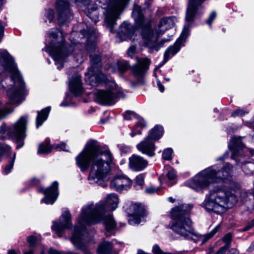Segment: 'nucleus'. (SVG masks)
<instances>
[{"mask_svg":"<svg viewBox=\"0 0 254 254\" xmlns=\"http://www.w3.org/2000/svg\"><path fill=\"white\" fill-rule=\"evenodd\" d=\"M119 199L115 193L109 194L104 202L94 205L93 203L85 206L77 219L73 233L72 242L78 249L82 248V241L78 231L84 234L86 225H93L104 221L106 230L110 231L116 228V223L111 214H106L107 211H113L118 206Z\"/></svg>","mask_w":254,"mask_h":254,"instance_id":"obj_1","label":"nucleus"},{"mask_svg":"<svg viewBox=\"0 0 254 254\" xmlns=\"http://www.w3.org/2000/svg\"><path fill=\"white\" fill-rule=\"evenodd\" d=\"M113 156L108 150L101 151L100 146L95 140L89 141L82 151L76 157V163L82 172L91 167L88 176L90 184H96L106 187L104 183L111 170Z\"/></svg>","mask_w":254,"mask_h":254,"instance_id":"obj_2","label":"nucleus"},{"mask_svg":"<svg viewBox=\"0 0 254 254\" xmlns=\"http://www.w3.org/2000/svg\"><path fill=\"white\" fill-rule=\"evenodd\" d=\"M11 79L14 84L13 90L9 93V102L3 107L0 102V120L12 113L10 105L19 104L25 93V84L13 60L6 51L0 52V87L4 90L10 89L7 81Z\"/></svg>","mask_w":254,"mask_h":254,"instance_id":"obj_3","label":"nucleus"},{"mask_svg":"<svg viewBox=\"0 0 254 254\" xmlns=\"http://www.w3.org/2000/svg\"><path fill=\"white\" fill-rule=\"evenodd\" d=\"M192 207L190 204H184L172 209L171 216L173 222L170 228L181 237L192 239L195 243L200 240L202 241V244H204L218 231L220 226L217 225L210 232L198 237L193 232L192 221L189 216Z\"/></svg>","mask_w":254,"mask_h":254,"instance_id":"obj_4","label":"nucleus"},{"mask_svg":"<svg viewBox=\"0 0 254 254\" xmlns=\"http://www.w3.org/2000/svg\"><path fill=\"white\" fill-rule=\"evenodd\" d=\"M232 167L230 164H227L221 171H217L213 167L207 168L186 182V185L196 191H201L212 183L227 179L231 174Z\"/></svg>","mask_w":254,"mask_h":254,"instance_id":"obj_5","label":"nucleus"},{"mask_svg":"<svg viewBox=\"0 0 254 254\" xmlns=\"http://www.w3.org/2000/svg\"><path fill=\"white\" fill-rule=\"evenodd\" d=\"M136 24L141 29V36L144 44L151 51H158L168 39H162L159 43L157 40L161 35L160 32L154 31L151 28L150 21L146 20L142 14L140 6L134 5L132 13Z\"/></svg>","mask_w":254,"mask_h":254,"instance_id":"obj_6","label":"nucleus"},{"mask_svg":"<svg viewBox=\"0 0 254 254\" xmlns=\"http://www.w3.org/2000/svg\"><path fill=\"white\" fill-rule=\"evenodd\" d=\"M237 202L234 194L230 192H226L221 188L216 187L210 190L204 201V206L208 211L220 213Z\"/></svg>","mask_w":254,"mask_h":254,"instance_id":"obj_7","label":"nucleus"},{"mask_svg":"<svg viewBox=\"0 0 254 254\" xmlns=\"http://www.w3.org/2000/svg\"><path fill=\"white\" fill-rule=\"evenodd\" d=\"M53 45L51 46L50 54L57 63H62L73 51L72 46L65 43L63 32L58 29H52L49 32Z\"/></svg>","mask_w":254,"mask_h":254,"instance_id":"obj_8","label":"nucleus"},{"mask_svg":"<svg viewBox=\"0 0 254 254\" xmlns=\"http://www.w3.org/2000/svg\"><path fill=\"white\" fill-rule=\"evenodd\" d=\"M96 34L95 30H93L91 35L87 38V44L86 49L90 53V57L91 60V66L89 68L88 72L86 73V75H88L89 78H97L96 79L97 82H100L105 79V76L100 71L97 70V68L100 66L101 58L96 54H93L95 52L96 45L95 39Z\"/></svg>","mask_w":254,"mask_h":254,"instance_id":"obj_9","label":"nucleus"},{"mask_svg":"<svg viewBox=\"0 0 254 254\" xmlns=\"http://www.w3.org/2000/svg\"><path fill=\"white\" fill-rule=\"evenodd\" d=\"M129 0H110L104 13L107 26L113 31V26L116 23L120 13L123 11Z\"/></svg>","mask_w":254,"mask_h":254,"instance_id":"obj_10","label":"nucleus"},{"mask_svg":"<svg viewBox=\"0 0 254 254\" xmlns=\"http://www.w3.org/2000/svg\"><path fill=\"white\" fill-rule=\"evenodd\" d=\"M155 129H151L148 134L144 140L137 144L136 147L138 151L149 156L152 157L155 155L156 146L154 142L158 140L162 136L161 129L158 130V134H154Z\"/></svg>","mask_w":254,"mask_h":254,"instance_id":"obj_11","label":"nucleus"},{"mask_svg":"<svg viewBox=\"0 0 254 254\" xmlns=\"http://www.w3.org/2000/svg\"><path fill=\"white\" fill-rule=\"evenodd\" d=\"M91 0H57L56 10L58 13V20L60 24H63L72 18V14L70 5L72 1H78L84 5L89 3Z\"/></svg>","mask_w":254,"mask_h":254,"instance_id":"obj_12","label":"nucleus"},{"mask_svg":"<svg viewBox=\"0 0 254 254\" xmlns=\"http://www.w3.org/2000/svg\"><path fill=\"white\" fill-rule=\"evenodd\" d=\"M27 119L21 117L17 122L11 126L8 129L9 136L16 140V149L21 147L24 145V139L25 137V131Z\"/></svg>","mask_w":254,"mask_h":254,"instance_id":"obj_13","label":"nucleus"},{"mask_svg":"<svg viewBox=\"0 0 254 254\" xmlns=\"http://www.w3.org/2000/svg\"><path fill=\"white\" fill-rule=\"evenodd\" d=\"M205 0H189L186 16V20L187 22H192L196 15L202 13L201 11L202 9V4Z\"/></svg>","mask_w":254,"mask_h":254,"instance_id":"obj_14","label":"nucleus"},{"mask_svg":"<svg viewBox=\"0 0 254 254\" xmlns=\"http://www.w3.org/2000/svg\"><path fill=\"white\" fill-rule=\"evenodd\" d=\"M71 215L68 210L64 211L58 221L54 222L52 227L59 236H61L62 232L71 226Z\"/></svg>","mask_w":254,"mask_h":254,"instance_id":"obj_15","label":"nucleus"},{"mask_svg":"<svg viewBox=\"0 0 254 254\" xmlns=\"http://www.w3.org/2000/svg\"><path fill=\"white\" fill-rule=\"evenodd\" d=\"M58 182H54L51 186L47 189L41 188V191L45 194L42 201L47 204L54 203L58 196Z\"/></svg>","mask_w":254,"mask_h":254,"instance_id":"obj_16","label":"nucleus"},{"mask_svg":"<svg viewBox=\"0 0 254 254\" xmlns=\"http://www.w3.org/2000/svg\"><path fill=\"white\" fill-rule=\"evenodd\" d=\"M131 185V180L125 175L116 176L111 183V187L118 191L127 190Z\"/></svg>","mask_w":254,"mask_h":254,"instance_id":"obj_17","label":"nucleus"},{"mask_svg":"<svg viewBox=\"0 0 254 254\" xmlns=\"http://www.w3.org/2000/svg\"><path fill=\"white\" fill-rule=\"evenodd\" d=\"M97 101L104 105H111L115 103L116 95L113 90H100L95 93Z\"/></svg>","mask_w":254,"mask_h":254,"instance_id":"obj_18","label":"nucleus"},{"mask_svg":"<svg viewBox=\"0 0 254 254\" xmlns=\"http://www.w3.org/2000/svg\"><path fill=\"white\" fill-rule=\"evenodd\" d=\"M189 34L188 26H185L183 31H182L180 36V39L177 41V42L173 46L169 47L164 53V63H166L169 59V55L172 56L175 55L177 53L180 49V40L185 39Z\"/></svg>","mask_w":254,"mask_h":254,"instance_id":"obj_19","label":"nucleus"},{"mask_svg":"<svg viewBox=\"0 0 254 254\" xmlns=\"http://www.w3.org/2000/svg\"><path fill=\"white\" fill-rule=\"evenodd\" d=\"M130 209L133 210V213L128 220V222L131 225L138 224L141 219L144 217V209L140 204L134 203L131 205Z\"/></svg>","mask_w":254,"mask_h":254,"instance_id":"obj_20","label":"nucleus"},{"mask_svg":"<svg viewBox=\"0 0 254 254\" xmlns=\"http://www.w3.org/2000/svg\"><path fill=\"white\" fill-rule=\"evenodd\" d=\"M151 61L147 58L137 60V63L132 67V70L134 75L137 76H142L148 70Z\"/></svg>","mask_w":254,"mask_h":254,"instance_id":"obj_21","label":"nucleus"},{"mask_svg":"<svg viewBox=\"0 0 254 254\" xmlns=\"http://www.w3.org/2000/svg\"><path fill=\"white\" fill-rule=\"evenodd\" d=\"M147 165V161L140 156L132 155L129 158V166L134 171H141L145 168Z\"/></svg>","mask_w":254,"mask_h":254,"instance_id":"obj_22","label":"nucleus"},{"mask_svg":"<svg viewBox=\"0 0 254 254\" xmlns=\"http://www.w3.org/2000/svg\"><path fill=\"white\" fill-rule=\"evenodd\" d=\"M81 75L75 74L69 81V87L71 92L75 95H79L82 92Z\"/></svg>","mask_w":254,"mask_h":254,"instance_id":"obj_23","label":"nucleus"},{"mask_svg":"<svg viewBox=\"0 0 254 254\" xmlns=\"http://www.w3.org/2000/svg\"><path fill=\"white\" fill-rule=\"evenodd\" d=\"M174 25V18L166 17L162 19L159 24V29L157 32H160L163 34L166 30L172 27Z\"/></svg>","mask_w":254,"mask_h":254,"instance_id":"obj_24","label":"nucleus"},{"mask_svg":"<svg viewBox=\"0 0 254 254\" xmlns=\"http://www.w3.org/2000/svg\"><path fill=\"white\" fill-rule=\"evenodd\" d=\"M134 31V28L129 23L124 22L121 25L120 33L121 37L124 36L125 39L129 38L132 35Z\"/></svg>","mask_w":254,"mask_h":254,"instance_id":"obj_25","label":"nucleus"},{"mask_svg":"<svg viewBox=\"0 0 254 254\" xmlns=\"http://www.w3.org/2000/svg\"><path fill=\"white\" fill-rule=\"evenodd\" d=\"M51 108L50 107H46L41 111L38 112L37 116L36 118V127L38 128L41 126L43 123L47 119Z\"/></svg>","mask_w":254,"mask_h":254,"instance_id":"obj_26","label":"nucleus"},{"mask_svg":"<svg viewBox=\"0 0 254 254\" xmlns=\"http://www.w3.org/2000/svg\"><path fill=\"white\" fill-rule=\"evenodd\" d=\"M112 247L111 243L105 242L99 246L98 253L99 254H109L112 250Z\"/></svg>","mask_w":254,"mask_h":254,"instance_id":"obj_27","label":"nucleus"},{"mask_svg":"<svg viewBox=\"0 0 254 254\" xmlns=\"http://www.w3.org/2000/svg\"><path fill=\"white\" fill-rule=\"evenodd\" d=\"M166 176L167 179H168V182L167 183L169 186H172L177 183V175L175 170L174 169L170 170L168 171Z\"/></svg>","mask_w":254,"mask_h":254,"instance_id":"obj_28","label":"nucleus"},{"mask_svg":"<svg viewBox=\"0 0 254 254\" xmlns=\"http://www.w3.org/2000/svg\"><path fill=\"white\" fill-rule=\"evenodd\" d=\"M145 176L143 174H139L135 179V185L134 187L136 189H142L144 185V180Z\"/></svg>","mask_w":254,"mask_h":254,"instance_id":"obj_29","label":"nucleus"},{"mask_svg":"<svg viewBox=\"0 0 254 254\" xmlns=\"http://www.w3.org/2000/svg\"><path fill=\"white\" fill-rule=\"evenodd\" d=\"M78 235L80 236V238H81V241H82V248L81 249H79V250H82L84 252V254H91V253L87 250H86V249L84 248V243H83V239H82V236L83 235H84L83 234L81 233L80 231H78ZM72 237H73V236H72L71 237V239H72ZM71 241H72V240H71ZM74 245H75L74 244H73ZM75 247V248L77 249H78L75 246H74ZM49 254H60L59 253V251H57L56 250H53V249H51L49 251Z\"/></svg>","mask_w":254,"mask_h":254,"instance_id":"obj_30","label":"nucleus"},{"mask_svg":"<svg viewBox=\"0 0 254 254\" xmlns=\"http://www.w3.org/2000/svg\"><path fill=\"white\" fill-rule=\"evenodd\" d=\"M119 70L121 72H124L129 67L128 62L125 61H119L117 64Z\"/></svg>","mask_w":254,"mask_h":254,"instance_id":"obj_31","label":"nucleus"},{"mask_svg":"<svg viewBox=\"0 0 254 254\" xmlns=\"http://www.w3.org/2000/svg\"><path fill=\"white\" fill-rule=\"evenodd\" d=\"M51 147L49 144L39 145L38 153L39 154H46L50 152Z\"/></svg>","mask_w":254,"mask_h":254,"instance_id":"obj_32","label":"nucleus"},{"mask_svg":"<svg viewBox=\"0 0 254 254\" xmlns=\"http://www.w3.org/2000/svg\"><path fill=\"white\" fill-rule=\"evenodd\" d=\"M222 241L225 244L223 247L228 249L230 246L232 241V235L231 233H228L225 235L222 239Z\"/></svg>","mask_w":254,"mask_h":254,"instance_id":"obj_33","label":"nucleus"},{"mask_svg":"<svg viewBox=\"0 0 254 254\" xmlns=\"http://www.w3.org/2000/svg\"><path fill=\"white\" fill-rule=\"evenodd\" d=\"M172 153L173 150L170 148H167L164 150L162 154V157L165 160H171L172 158Z\"/></svg>","mask_w":254,"mask_h":254,"instance_id":"obj_34","label":"nucleus"},{"mask_svg":"<svg viewBox=\"0 0 254 254\" xmlns=\"http://www.w3.org/2000/svg\"><path fill=\"white\" fill-rule=\"evenodd\" d=\"M87 15L95 22H96L98 20V12L95 10L91 12L88 11Z\"/></svg>","mask_w":254,"mask_h":254,"instance_id":"obj_35","label":"nucleus"},{"mask_svg":"<svg viewBox=\"0 0 254 254\" xmlns=\"http://www.w3.org/2000/svg\"><path fill=\"white\" fill-rule=\"evenodd\" d=\"M248 112L245 111L242 109H237L232 112L231 116L233 117H236L237 116H244L245 114H248Z\"/></svg>","mask_w":254,"mask_h":254,"instance_id":"obj_36","label":"nucleus"},{"mask_svg":"<svg viewBox=\"0 0 254 254\" xmlns=\"http://www.w3.org/2000/svg\"><path fill=\"white\" fill-rule=\"evenodd\" d=\"M15 153H14V154H13V159H12V160L10 161V162L9 163V164H8V165H7L4 169V172L5 174H8L11 169L13 167V163H14V159H15Z\"/></svg>","mask_w":254,"mask_h":254,"instance_id":"obj_37","label":"nucleus"},{"mask_svg":"<svg viewBox=\"0 0 254 254\" xmlns=\"http://www.w3.org/2000/svg\"><path fill=\"white\" fill-rule=\"evenodd\" d=\"M136 114L131 111H127L124 115V119L127 120H131L133 118H136Z\"/></svg>","mask_w":254,"mask_h":254,"instance_id":"obj_38","label":"nucleus"},{"mask_svg":"<svg viewBox=\"0 0 254 254\" xmlns=\"http://www.w3.org/2000/svg\"><path fill=\"white\" fill-rule=\"evenodd\" d=\"M10 147L7 145H0V154L8 153Z\"/></svg>","mask_w":254,"mask_h":254,"instance_id":"obj_39","label":"nucleus"},{"mask_svg":"<svg viewBox=\"0 0 254 254\" xmlns=\"http://www.w3.org/2000/svg\"><path fill=\"white\" fill-rule=\"evenodd\" d=\"M46 17L48 19L49 22H51L54 18V12L52 9L48 10L46 12Z\"/></svg>","mask_w":254,"mask_h":254,"instance_id":"obj_40","label":"nucleus"},{"mask_svg":"<svg viewBox=\"0 0 254 254\" xmlns=\"http://www.w3.org/2000/svg\"><path fill=\"white\" fill-rule=\"evenodd\" d=\"M216 13L215 11H213L212 12L208 19H207L206 20V23L209 25V26H211V24H212V21L214 20V19L216 18Z\"/></svg>","mask_w":254,"mask_h":254,"instance_id":"obj_41","label":"nucleus"},{"mask_svg":"<svg viewBox=\"0 0 254 254\" xmlns=\"http://www.w3.org/2000/svg\"><path fill=\"white\" fill-rule=\"evenodd\" d=\"M231 141L233 143V147H236L240 146L241 142V138L240 137H233L231 138Z\"/></svg>","mask_w":254,"mask_h":254,"instance_id":"obj_42","label":"nucleus"},{"mask_svg":"<svg viewBox=\"0 0 254 254\" xmlns=\"http://www.w3.org/2000/svg\"><path fill=\"white\" fill-rule=\"evenodd\" d=\"M27 242L29 244V247H33L36 242V238L33 236H29L27 238Z\"/></svg>","mask_w":254,"mask_h":254,"instance_id":"obj_43","label":"nucleus"},{"mask_svg":"<svg viewBox=\"0 0 254 254\" xmlns=\"http://www.w3.org/2000/svg\"><path fill=\"white\" fill-rule=\"evenodd\" d=\"M65 146H66L65 143L62 142V143L57 144L56 146V149L58 151L64 150V151H68L67 150H66L65 149Z\"/></svg>","mask_w":254,"mask_h":254,"instance_id":"obj_44","label":"nucleus"},{"mask_svg":"<svg viewBox=\"0 0 254 254\" xmlns=\"http://www.w3.org/2000/svg\"><path fill=\"white\" fill-rule=\"evenodd\" d=\"M152 251L155 254H162L163 251L158 245H154L152 248Z\"/></svg>","mask_w":254,"mask_h":254,"instance_id":"obj_45","label":"nucleus"},{"mask_svg":"<svg viewBox=\"0 0 254 254\" xmlns=\"http://www.w3.org/2000/svg\"><path fill=\"white\" fill-rule=\"evenodd\" d=\"M159 188H155L154 187H149L145 190V192L148 193H153L158 190Z\"/></svg>","mask_w":254,"mask_h":254,"instance_id":"obj_46","label":"nucleus"},{"mask_svg":"<svg viewBox=\"0 0 254 254\" xmlns=\"http://www.w3.org/2000/svg\"><path fill=\"white\" fill-rule=\"evenodd\" d=\"M227 250H228L227 249H226L223 247H221L215 253V254H225Z\"/></svg>","mask_w":254,"mask_h":254,"instance_id":"obj_47","label":"nucleus"},{"mask_svg":"<svg viewBox=\"0 0 254 254\" xmlns=\"http://www.w3.org/2000/svg\"><path fill=\"white\" fill-rule=\"evenodd\" d=\"M136 47L134 46H131L127 51V54L129 56H132L135 51Z\"/></svg>","mask_w":254,"mask_h":254,"instance_id":"obj_48","label":"nucleus"},{"mask_svg":"<svg viewBox=\"0 0 254 254\" xmlns=\"http://www.w3.org/2000/svg\"><path fill=\"white\" fill-rule=\"evenodd\" d=\"M4 33V26L2 25V22L0 20V41L3 37Z\"/></svg>","mask_w":254,"mask_h":254,"instance_id":"obj_49","label":"nucleus"},{"mask_svg":"<svg viewBox=\"0 0 254 254\" xmlns=\"http://www.w3.org/2000/svg\"><path fill=\"white\" fill-rule=\"evenodd\" d=\"M137 127H145V124L143 119H139L138 122L136 124Z\"/></svg>","mask_w":254,"mask_h":254,"instance_id":"obj_50","label":"nucleus"},{"mask_svg":"<svg viewBox=\"0 0 254 254\" xmlns=\"http://www.w3.org/2000/svg\"><path fill=\"white\" fill-rule=\"evenodd\" d=\"M159 129H161V130H162V135H163V127H161V126H155L153 128H152V129H155V131L154 132V134L155 135H157L158 134V130Z\"/></svg>","mask_w":254,"mask_h":254,"instance_id":"obj_51","label":"nucleus"},{"mask_svg":"<svg viewBox=\"0 0 254 254\" xmlns=\"http://www.w3.org/2000/svg\"><path fill=\"white\" fill-rule=\"evenodd\" d=\"M227 254H239V252L237 249L232 248L228 251Z\"/></svg>","mask_w":254,"mask_h":254,"instance_id":"obj_52","label":"nucleus"},{"mask_svg":"<svg viewBox=\"0 0 254 254\" xmlns=\"http://www.w3.org/2000/svg\"><path fill=\"white\" fill-rule=\"evenodd\" d=\"M157 85L160 91L163 92L164 91V87L160 81L157 82Z\"/></svg>","mask_w":254,"mask_h":254,"instance_id":"obj_53","label":"nucleus"},{"mask_svg":"<svg viewBox=\"0 0 254 254\" xmlns=\"http://www.w3.org/2000/svg\"><path fill=\"white\" fill-rule=\"evenodd\" d=\"M141 132L140 130H137V131H135V130H132L131 132L130 133V135L132 137H133L136 134H141Z\"/></svg>","mask_w":254,"mask_h":254,"instance_id":"obj_54","label":"nucleus"},{"mask_svg":"<svg viewBox=\"0 0 254 254\" xmlns=\"http://www.w3.org/2000/svg\"><path fill=\"white\" fill-rule=\"evenodd\" d=\"M5 130H6V127H5V125L3 124L0 127V133H4Z\"/></svg>","mask_w":254,"mask_h":254,"instance_id":"obj_55","label":"nucleus"},{"mask_svg":"<svg viewBox=\"0 0 254 254\" xmlns=\"http://www.w3.org/2000/svg\"><path fill=\"white\" fill-rule=\"evenodd\" d=\"M8 254H16V253L14 250H10L8 252Z\"/></svg>","mask_w":254,"mask_h":254,"instance_id":"obj_56","label":"nucleus"},{"mask_svg":"<svg viewBox=\"0 0 254 254\" xmlns=\"http://www.w3.org/2000/svg\"><path fill=\"white\" fill-rule=\"evenodd\" d=\"M136 254H147V253L144 252V251H143L141 250H139L138 251L137 253Z\"/></svg>","mask_w":254,"mask_h":254,"instance_id":"obj_57","label":"nucleus"},{"mask_svg":"<svg viewBox=\"0 0 254 254\" xmlns=\"http://www.w3.org/2000/svg\"><path fill=\"white\" fill-rule=\"evenodd\" d=\"M24 254H33V252L32 250H30L27 252H25Z\"/></svg>","mask_w":254,"mask_h":254,"instance_id":"obj_58","label":"nucleus"},{"mask_svg":"<svg viewBox=\"0 0 254 254\" xmlns=\"http://www.w3.org/2000/svg\"><path fill=\"white\" fill-rule=\"evenodd\" d=\"M169 199L170 201L172 203L175 202V199H174L172 197H170L169 198Z\"/></svg>","mask_w":254,"mask_h":254,"instance_id":"obj_59","label":"nucleus"},{"mask_svg":"<svg viewBox=\"0 0 254 254\" xmlns=\"http://www.w3.org/2000/svg\"><path fill=\"white\" fill-rule=\"evenodd\" d=\"M108 120V119H105L101 120V122L102 124H104L106 122V121Z\"/></svg>","mask_w":254,"mask_h":254,"instance_id":"obj_60","label":"nucleus"},{"mask_svg":"<svg viewBox=\"0 0 254 254\" xmlns=\"http://www.w3.org/2000/svg\"><path fill=\"white\" fill-rule=\"evenodd\" d=\"M59 253L60 254H76V253H67V254H64V253H61V252H59Z\"/></svg>","mask_w":254,"mask_h":254,"instance_id":"obj_61","label":"nucleus"},{"mask_svg":"<svg viewBox=\"0 0 254 254\" xmlns=\"http://www.w3.org/2000/svg\"><path fill=\"white\" fill-rule=\"evenodd\" d=\"M162 254H172L171 253H164V252H163Z\"/></svg>","mask_w":254,"mask_h":254,"instance_id":"obj_62","label":"nucleus"},{"mask_svg":"<svg viewBox=\"0 0 254 254\" xmlns=\"http://www.w3.org/2000/svg\"><path fill=\"white\" fill-rule=\"evenodd\" d=\"M165 79L167 81H169L170 80V78H165Z\"/></svg>","mask_w":254,"mask_h":254,"instance_id":"obj_63","label":"nucleus"},{"mask_svg":"<svg viewBox=\"0 0 254 254\" xmlns=\"http://www.w3.org/2000/svg\"><path fill=\"white\" fill-rule=\"evenodd\" d=\"M212 250H213V248H211L210 253L209 254H211V253L212 252Z\"/></svg>","mask_w":254,"mask_h":254,"instance_id":"obj_64","label":"nucleus"}]
</instances>
